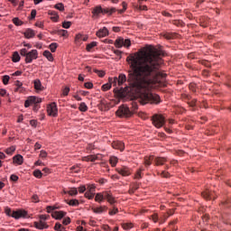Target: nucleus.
<instances>
[{
  "label": "nucleus",
  "mask_w": 231,
  "mask_h": 231,
  "mask_svg": "<svg viewBox=\"0 0 231 231\" xmlns=\"http://www.w3.org/2000/svg\"><path fill=\"white\" fill-rule=\"evenodd\" d=\"M162 57L163 51L149 45L141 53H132L126 58L130 66L128 82L143 106L160 104V96L151 93V89L165 86L167 74L162 69Z\"/></svg>",
  "instance_id": "f257e3e1"
},
{
  "label": "nucleus",
  "mask_w": 231,
  "mask_h": 231,
  "mask_svg": "<svg viewBox=\"0 0 231 231\" xmlns=\"http://www.w3.org/2000/svg\"><path fill=\"white\" fill-rule=\"evenodd\" d=\"M20 55H22V57H25L26 64H31V62H33V60L38 59L39 52L37 51V50H32L28 52L26 49H22L20 51Z\"/></svg>",
  "instance_id": "f03ea898"
},
{
  "label": "nucleus",
  "mask_w": 231,
  "mask_h": 231,
  "mask_svg": "<svg viewBox=\"0 0 231 231\" xmlns=\"http://www.w3.org/2000/svg\"><path fill=\"white\" fill-rule=\"evenodd\" d=\"M5 212L6 216H8L9 217H14V219H21V217H26V216H28V212H26V210L18 209L15 211H12V208L8 207L5 208Z\"/></svg>",
  "instance_id": "7ed1b4c3"
},
{
  "label": "nucleus",
  "mask_w": 231,
  "mask_h": 231,
  "mask_svg": "<svg viewBox=\"0 0 231 231\" xmlns=\"http://www.w3.org/2000/svg\"><path fill=\"white\" fill-rule=\"evenodd\" d=\"M116 114L120 118H129V116H133V111L125 105L120 106Z\"/></svg>",
  "instance_id": "20e7f679"
},
{
  "label": "nucleus",
  "mask_w": 231,
  "mask_h": 231,
  "mask_svg": "<svg viewBox=\"0 0 231 231\" xmlns=\"http://www.w3.org/2000/svg\"><path fill=\"white\" fill-rule=\"evenodd\" d=\"M152 122L154 127H157V129H160L161 127H163L165 125V117L162 115L155 114L152 117Z\"/></svg>",
  "instance_id": "39448f33"
},
{
  "label": "nucleus",
  "mask_w": 231,
  "mask_h": 231,
  "mask_svg": "<svg viewBox=\"0 0 231 231\" xmlns=\"http://www.w3.org/2000/svg\"><path fill=\"white\" fill-rule=\"evenodd\" d=\"M115 46L116 48H122L123 46L125 48H129V46H131V40L129 39L125 40L124 38L119 37L116 40Z\"/></svg>",
  "instance_id": "423d86ee"
},
{
  "label": "nucleus",
  "mask_w": 231,
  "mask_h": 231,
  "mask_svg": "<svg viewBox=\"0 0 231 231\" xmlns=\"http://www.w3.org/2000/svg\"><path fill=\"white\" fill-rule=\"evenodd\" d=\"M47 113L49 116H57L59 109L57 108V103L53 102L47 106Z\"/></svg>",
  "instance_id": "0eeeda50"
},
{
  "label": "nucleus",
  "mask_w": 231,
  "mask_h": 231,
  "mask_svg": "<svg viewBox=\"0 0 231 231\" xmlns=\"http://www.w3.org/2000/svg\"><path fill=\"white\" fill-rule=\"evenodd\" d=\"M42 102V99L37 97H29L27 100L24 103V107H30L32 104H41Z\"/></svg>",
  "instance_id": "6e6552de"
},
{
  "label": "nucleus",
  "mask_w": 231,
  "mask_h": 231,
  "mask_svg": "<svg viewBox=\"0 0 231 231\" xmlns=\"http://www.w3.org/2000/svg\"><path fill=\"white\" fill-rule=\"evenodd\" d=\"M92 14L94 16L98 17L99 14H103V15H105V14H109V9L102 8L101 5H97L93 8Z\"/></svg>",
  "instance_id": "1a4fd4ad"
},
{
  "label": "nucleus",
  "mask_w": 231,
  "mask_h": 231,
  "mask_svg": "<svg viewBox=\"0 0 231 231\" xmlns=\"http://www.w3.org/2000/svg\"><path fill=\"white\" fill-rule=\"evenodd\" d=\"M112 84L114 86H123L124 82H126L127 80V77L125 76V74H120L118 78H114V79H112Z\"/></svg>",
  "instance_id": "9d476101"
},
{
  "label": "nucleus",
  "mask_w": 231,
  "mask_h": 231,
  "mask_svg": "<svg viewBox=\"0 0 231 231\" xmlns=\"http://www.w3.org/2000/svg\"><path fill=\"white\" fill-rule=\"evenodd\" d=\"M118 174H121V176H131L132 171L127 166H123L121 168L116 169Z\"/></svg>",
  "instance_id": "9b49d317"
},
{
  "label": "nucleus",
  "mask_w": 231,
  "mask_h": 231,
  "mask_svg": "<svg viewBox=\"0 0 231 231\" xmlns=\"http://www.w3.org/2000/svg\"><path fill=\"white\" fill-rule=\"evenodd\" d=\"M113 149H118L119 151H124L125 149V145L121 141H114L112 143Z\"/></svg>",
  "instance_id": "f8f14e48"
},
{
  "label": "nucleus",
  "mask_w": 231,
  "mask_h": 231,
  "mask_svg": "<svg viewBox=\"0 0 231 231\" xmlns=\"http://www.w3.org/2000/svg\"><path fill=\"white\" fill-rule=\"evenodd\" d=\"M14 93H23L24 87H23V82L16 80L14 81Z\"/></svg>",
  "instance_id": "ddd939ff"
},
{
  "label": "nucleus",
  "mask_w": 231,
  "mask_h": 231,
  "mask_svg": "<svg viewBox=\"0 0 231 231\" xmlns=\"http://www.w3.org/2000/svg\"><path fill=\"white\" fill-rule=\"evenodd\" d=\"M202 197L204 199H216V196H214V192L208 189H206L202 192Z\"/></svg>",
  "instance_id": "4468645a"
},
{
  "label": "nucleus",
  "mask_w": 231,
  "mask_h": 231,
  "mask_svg": "<svg viewBox=\"0 0 231 231\" xmlns=\"http://www.w3.org/2000/svg\"><path fill=\"white\" fill-rule=\"evenodd\" d=\"M23 35L25 39H33V37H35V31H33V29L27 28L23 32Z\"/></svg>",
  "instance_id": "2eb2a0df"
},
{
  "label": "nucleus",
  "mask_w": 231,
  "mask_h": 231,
  "mask_svg": "<svg viewBox=\"0 0 231 231\" xmlns=\"http://www.w3.org/2000/svg\"><path fill=\"white\" fill-rule=\"evenodd\" d=\"M34 226L38 230H44V228H48V224L44 220H40L39 222H34Z\"/></svg>",
  "instance_id": "dca6fc26"
},
{
  "label": "nucleus",
  "mask_w": 231,
  "mask_h": 231,
  "mask_svg": "<svg viewBox=\"0 0 231 231\" xmlns=\"http://www.w3.org/2000/svg\"><path fill=\"white\" fill-rule=\"evenodd\" d=\"M96 35L97 37L102 39L103 37H107V35H109V31L107 28L104 27L103 29H100L98 32H97Z\"/></svg>",
  "instance_id": "f3484780"
},
{
  "label": "nucleus",
  "mask_w": 231,
  "mask_h": 231,
  "mask_svg": "<svg viewBox=\"0 0 231 231\" xmlns=\"http://www.w3.org/2000/svg\"><path fill=\"white\" fill-rule=\"evenodd\" d=\"M105 199H106L110 205H115V203H116L115 197L107 191H105Z\"/></svg>",
  "instance_id": "a211bd4d"
},
{
  "label": "nucleus",
  "mask_w": 231,
  "mask_h": 231,
  "mask_svg": "<svg viewBox=\"0 0 231 231\" xmlns=\"http://www.w3.org/2000/svg\"><path fill=\"white\" fill-rule=\"evenodd\" d=\"M91 210L95 213V214H104V212L107 211V207L106 206H101L99 208H92Z\"/></svg>",
  "instance_id": "6ab92c4d"
},
{
  "label": "nucleus",
  "mask_w": 231,
  "mask_h": 231,
  "mask_svg": "<svg viewBox=\"0 0 231 231\" xmlns=\"http://www.w3.org/2000/svg\"><path fill=\"white\" fill-rule=\"evenodd\" d=\"M84 162H97V160H100V154L97 155H88L83 158Z\"/></svg>",
  "instance_id": "aec40b11"
},
{
  "label": "nucleus",
  "mask_w": 231,
  "mask_h": 231,
  "mask_svg": "<svg viewBox=\"0 0 231 231\" xmlns=\"http://www.w3.org/2000/svg\"><path fill=\"white\" fill-rule=\"evenodd\" d=\"M52 217H54V219H62V217H64V216H66V212L64 211H54L51 214Z\"/></svg>",
  "instance_id": "412c9836"
},
{
  "label": "nucleus",
  "mask_w": 231,
  "mask_h": 231,
  "mask_svg": "<svg viewBox=\"0 0 231 231\" xmlns=\"http://www.w3.org/2000/svg\"><path fill=\"white\" fill-rule=\"evenodd\" d=\"M106 199V192L97 193L95 197V201L97 203H102Z\"/></svg>",
  "instance_id": "4be33fe9"
},
{
  "label": "nucleus",
  "mask_w": 231,
  "mask_h": 231,
  "mask_svg": "<svg viewBox=\"0 0 231 231\" xmlns=\"http://www.w3.org/2000/svg\"><path fill=\"white\" fill-rule=\"evenodd\" d=\"M153 160H154L155 165H164L165 162H167V159L163 157H157V158H154Z\"/></svg>",
  "instance_id": "5701e85b"
},
{
  "label": "nucleus",
  "mask_w": 231,
  "mask_h": 231,
  "mask_svg": "<svg viewBox=\"0 0 231 231\" xmlns=\"http://www.w3.org/2000/svg\"><path fill=\"white\" fill-rule=\"evenodd\" d=\"M112 84H113V79L109 78V83L104 84L101 87L102 91H109V89H111Z\"/></svg>",
  "instance_id": "b1692460"
},
{
  "label": "nucleus",
  "mask_w": 231,
  "mask_h": 231,
  "mask_svg": "<svg viewBox=\"0 0 231 231\" xmlns=\"http://www.w3.org/2000/svg\"><path fill=\"white\" fill-rule=\"evenodd\" d=\"M33 83H34V88L37 91H42L44 89V88H42V84L41 83V79H35Z\"/></svg>",
  "instance_id": "393cba45"
},
{
  "label": "nucleus",
  "mask_w": 231,
  "mask_h": 231,
  "mask_svg": "<svg viewBox=\"0 0 231 231\" xmlns=\"http://www.w3.org/2000/svg\"><path fill=\"white\" fill-rule=\"evenodd\" d=\"M14 163H17L18 165H23V155L17 154L14 158Z\"/></svg>",
  "instance_id": "a878e982"
},
{
  "label": "nucleus",
  "mask_w": 231,
  "mask_h": 231,
  "mask_svg": "<svg viewBox=\"0 0 231 231\" xmlns=\"http://www.w3.org/2000/svg\"><path fill=\"white\" fill-rule=\"evenodd\" d=\"M49 15H51V21H54L55 23L59 21V14H57V12L50 11Z\"/></svg>",
  "instance_id": "bb28decb"
},
{
  "label": "nucleus",
  "mask_w": 231,
  "mask_h": 231,
  "mask_svg": "<svg viewBox=\"0 0 231 231\" xmlns=\"http://www.w3.org/2000/svg\"><path fill=\"white\" fill-rule=\"evenodd\" d=\"M43 57H46V59H48V60H50L51 62L53 61V54H51L50 51H45L43 52Z\"/></svg>",
  "instance_id": "cd10ccee"
},
{
  "label": "nucleus",
  "mask_w": 231,
  "mask_h": 231,
  "mask_svg": "<svg viewBox=\"0 0 231 231\" xmlns=\"http://www.w3.org/2000/svg\"><path fill=\"white\" fill-rule=\"evenodd\" d=\"M154 160V157L152 155V156H149V157H145L144 158V165L146 167H149V165H151L152 162Z\"/></svg>",
  "instance_id": "c85d7f7f"
},
{
  "label": "nucleus",
  "mask_w": 231,
  "mask_h": 231,
  "mask_svg": "<svg viewBox=\"0 0 231 231\" xmlns=\"http://www.w3.org/2000/svg\"><path fill=\"white\" fill-rule=\"evenodd\" d=\"M67 205H69L70 207H79V202L78 199H70L69 201H67Z\"/></svg>",
  "instance_id": "c756f323"
},
{
  "label": "nucleus",
  "mask_w": 231,
  "mask_h": 231,
  "mask_svg": "<svg viewBox=\"0 0 231 231\" xmlns=\"http://www.w3.org/2000/svg\"><path fill=\"white\" fill-rule=\"evenodd\" d=\"M110 162V165H112V167H116V163H118V158H116V156H112L109 159Z\"/></svg>",
  "instance_id": "7c9ffc66"
},
{
  "label": "nucleus",
  "mask_w": 231,
  "mask_h": 231,
  "mask_svg": "<svg viewBox=\"0 0 231 231\" xmlns=\"http://www.w3.org/2000/svg\"><path fill=\"white\" fill-rule=\"evenodd\" d=\"M13 23L15 26H23L24 24V22L21 21L18 17L14 18Z\"/></svg>",
  "instance_id": "2f4dec72"
},
{
  "label": "nucleus",
  "mask_w": 231,
  "mask_h": 231,
  "mask_svg": "<svg viewBox=\"0 0 231 231\" xmlns=\"http://www.w3.org/2000/svg\"><path fill=\"white\" fill-rule=\"evenodd\" d=\"M5 152H6L9 156H12L14 152H15V146H11L7 149H5Z\"/></svg>",
  "instance_id": "473e14b6"
},
{
  "label": "nucleus",
  "mask_w": 231,
  "mask_h": 231,
  "mask_svg": "<svg viewBox=\"0 0 231 231\" xmlns=\"http://www.w3.org/2000/svg\"><path fill=\"white\" fill-rule=\"evenodd\" d=\"M21 60V56L19 55V52L15 51L13 54V62H19Z\"/></svg>",
  "instance_id": "72a5a7b5"
},
{
  "label": "nucleus",
  "mask_w": 231,
  "mask_h": 231,
  "mask_svg": "<svg viewBox=\"0 0 231 231\" xmlns=\"http://www.w3.org/2000/svg\"><path fill=\"white\" fill-rule=\"evenodd\" d=\"M95 46H97V42H92L88 44H87V51H91V50H93V48H95Z\"/></svg>",
  "instance_id": "f704fd0d"
},
{
  "label": "nucleus",
  "mask_w": 231,
  "mask_h": 231,
  "mask_svg": "<svg viewBox=\"0 0 231 231\" xmlns=\"http://www.w3.org/2000/svg\"><path fill=\"white\" fill-rule=\"evenodd\" d=\"M79 109L82 113H86V111H88V105H86V103H80Z\"/></svg>",
  "instance_id": "c9c22d12"
},
{
  "label": "nucleus",
  "mask_w": 231,
  "mask_h": 231,
  "mask_svg": "<svg viewBox=\"0 0 231 231\" xmlns=\"http://www.w3.org/2000/svg\"><path fill=\"white\" fill-rule=\"evenodd\" d=\"M67 193L69 194V196H77L79 189H77V188H71Z\"/></svg>",
  "instance_id": "e433bc0d"
},
{
  "label": "nucleus",
  "mask_w": 231,
  "mask_h": 231,
  "mask_svg": "<svg viewBox=\"0 0 231 231\" xmlns=\"http://www.w3.org/2000/svg\"><path fill=\"white\" fill-rule=\"evenodd\" d=\"M58 46L59 45L57 43L53 42V43L50 44L49 48H50V50L52 53H55V51H57Z\"/></svg>",
  "instance_id": "4c0bfd02"
},
{
  "label": "nucleus",
  "mask_w": 231,
  "mask_h": 231,
  "mask_svg": "<svg viewBox=\"0 0 231 231\" xmlns=\"http://www.w3.org/2000/svg\"><path fill=\"white\" fill-rule=\"evenodd\" d=\"M94 73H97L101 79L106 77V71L104 70H98L97 69H94Z\"/></svg>",
  "instance_id": "58836bf2"
},
{
  "label": "nucleus",
  "mask_w": 231,
  "mask_h": 231,
  "mask_svg": "<svg viewBox=\"0 0 231 231\" xmlns=\"http://www.w3.org/2000/svg\"><path fill=\"white\" fill-rule=\"evenodd\" d=\"M122 226H123L124 230H131V228H133V224L132 223H125V224H122Z\"/></svg>",
  "instance_id": "ea45409f"
},
{
  "label": "nucleus",
  "mask_w": 231,
  "mask_h": 231,
  "mask_svg": "<svg viewBox=\"0 0 231 231\" xmlns=\"http://www.w3.org/2000/svg\"><path fill=\"white\" fill-rule=\"evenodd\" d=\"M42 171H41L40 170H35L33 171V176H35V178L41 179L42 178Z\"/></svg>",
  "instance_id": "a19ab883"
},
{
  "label": "nucleus",
  "mask_w": 231,
  "mask_h": 231,
  "mask_svg": "<svg viewBox=\"0 0 231 231\" xmlns=\"http://www.w3.org/2000/svg\"><path fill=\"white\" fill-rule=\"evenodd\" d=\"M95 185L94 184H88V188H87V192H91V193H94L95 194Z\"/></svg>",
  "instance_id": "79ce46f5"
},
{
  "label": "nucleus",
  "mask_w": 231,
  "mask_h": 231,
  "mask_svg": "<svg viewBox=\"0 0 231 231\" xmlns=\"http://www.w3.org/2000/svg\"><path fill=\"white\" fill-rule=\"evenodd\" d=\"M54 7L56 8V10H60V12H64V4L62 3L55 5Z\"/></svg>",
  "instance_id": "37998d69"
},
{
  "label": "nucleus",
  "mask_w": 231,
  "mask_h": 231,
  "mask_svg": "<svg viewBox=\"0 0 231 231\" xmlns=\"http://www.w3.org/2000/svg\"><path fill=\"white\" fill-rule=\"evenodd\" d=\"M8 82H10V76L5 75L3 77V84L5 86H8Z\"/></svg>",
  "instance_id": "c03bdc74"
},
{
  "label": "nucleus",
  "mask_w": 231,
  "mask_h": 231,
  "mask_svg": "<svg viewBox=\"0 0 231 231\" xmlns=\"http://www.w3.org/2000/svg\"><path fill=\"white\" fill-rule=\"evenodd\" d=\"M181 98L182 100L188 103L189 100H190L191 97L189 94H181Z\"/></svg>",
  "instance_id": "a18cd8bd"
},
{
  "label": "nucleus",
  "mask_w": 231,
  "mask_h": 231,
  "mask_svg": "<svg viewBox=\"0 0 231 231\" xmlns=\"http://www.w3.org/2000/svg\"><path fill=\"white\" fill-rule=\"evenodd\" d=\"M142 169H140L139 171H137V172L134 175V180H142Z\"/></svg>",
  "instance_id": "49530a36"
},
{
  "label": "nucleus",
  "mask_w": 231,
  "mask_h": 231,
  "mask_svg": "<svg viewBox=\"0 0 231 231\" xmlns=\"http://www.w3.org/2000/svg\"><path fill=\"white\" fill-rule=\"evenodd\" d=\"M85 198H87L88 199H93L95 198V193L86 192Z\"/></svg>",
  "instance_id": "de8ad7c7"
},
{
  "label": "nucleus",
  "mask_w": 231,
  "mask_h": 231,
  "mask_svg": "<svg viewBox=\"0 0 231 231\" xmlns=\"http://www.w3.org/2000/svg\"><path fill=\"white\" fill-rule=\"evenodd\" d=\"M109 216H115L116 214H118V209L117 208L114 207L113 209H110L108 212Z\"/></svg>",
  "instance_id": "09e8293b"
},
{
  "label": "nucleus",
  "mask_w": 231,
  "mask_h": 231,
  "mask_svg": "<svg viewBox=\"0 0 231 231\" xmlns=\"http://www.w3.org/2000/svg\"><path fill=\"white\" fill-rule=\"evenodd\" d=\"M151 219H152V221H153V223H158L160 218L158 217V214L155 213L151 216Z\"/></svg>",
  "instance_id": "8fccbe9b"
},
{
  "label": "nucleus",
  "mask_w": 231,
  "mask_h": 231,
  "mask_svg": "<svg viewBox=\"0 0 231 231\" xmlns=\"http://www.w3.org/2000/svg\"><path fill=\"white\" fill-rule=\"evenodd\" d=\"M62 225L60 223H56L55 224V226H54V230H57V231H62Z\"/></svg>",
  "instance_id": "3c124183"
},
{
  "label": "nucleus",
  "mask_w": 231,
  "mask_h": 231,
  "mask_svg": "<svg viewBox=\"0 0 231 231\" xmlns=\"http://www.w3.org/2000/svg\"><path fill=\"white\" fill-rule=\"evenodd\" d=\"M161 176L162 178H171V173H169V171H162Z\"/></svg>",
  "instance_id": "603ef678"
},
{
  "label": "nucleus",
  "mask_w": 231,
  "mask_h": 231,
  "mask_svg": "<svg viewBox=\"0 0 231 231\" xmlns=\"http://www.w3.org/2000/svg\"><path fill=\"white\" fill-rule=\"evenodd\" d=\"M197 102H198V99H192L190 102L188 101V104L190 107H196Z\"/></svg>",
  "instance_id": "864d4df0"
},
{
  "label": "nucleus",
  "mask_w": 231,
  "mask_h": 231,
  "mask_svg": "<svg viewBox=\"0 0 231 231\" xmlns=\"http://www.w3.org/2000/svg\"><path fill=\"white\" fill-rule=\"evenodd\" d=\"M59 35H62V37H67L68 36V31H66V30H60L59 31Z\"/></svg>",
  "instance_id": "5fc2aeb1"
},
{
  "label": "nucleus",
  "mask_w": 231,
  "mask_h": 231,
  "mask_svg": "<svg viewBox=\"0 0 231 231\" xmlns=\"http://www.w3.org/2000/svg\"><path fill=\"white\" fill-rule=\"evenodd\" d=\"M136 109H138V103L133 101L132 102V112L136 111Z\"/></svg>",
  "instance_id": "6e6d98bb"
},
{
  "label": "nucleus",
  "mask_w": 231,
  "mask_h": 231,
  "mask_svg": "<svg viewBox=\"0 0 231 231\" xmlns=\"http://www.w3.org/2000/svg\"><path fill=\"white\" fill-rule=\"evenodd\" d=\"M47 219H50V216H48V215H41L40 216L41 221H47Z\"/></svg>",
  "instance_id": "4d7b16f0"
},
{
  "label": "nucleus",
  "mask_w": 231,
  "mask_h": 231,
  "mask_svg": "<svg viewBox=\"0 0 231 231\" xmlns=\"http://www.w3.org/2000/svg\"><path fill=\"white\" fill-rule=\"evenodd\" d=\"M71 26V22H64L62 23V27L65 28V29H68Z\"/></svg>",
  "instance_id": "13d9d810"
},
{
  "label": "nucleus",
  "mask_w": 231,
  "mask_h": 231,
  "mask_svg": "<svg viewBox=\"0 0 231 231\" xmlns=\"http://www.w3.org/2000/svg\"><path fill=\"white\" fill-rule=\"evenodd\" d=\"M84 87L87 88V89H92L93 88V83L91 82H87L84 84Z\"/></svg>",
  "instance_id": "bf43d9fd"
},
{
  "label": "nucleus",
  "mask_w": 231,
  "mask_h": 231,
  "mask_svg": "<svg viewBox=\"0 0 231 231\" xmlns=\"http://www.w3.org/2000/svg\"><path fill=\"white\" fill-rule=\"evenodd\" d=\"M189 89H190V91H192L193 93H196V84L190 83V84H189Z\"/></svg>",
  "instance_id": "052dcab7"
},
{
  "label": "nucleus",
  "mask_w": 231,
  "mask_h": 231,
  "mask_svg": "<svg viewBox=\"0 0 231 231\" xmlns=\"http://www.w3.org/2000/svg\"><path fill=\"white\" fill-rule=\"evenodd\" d=\"M10 180H11V181H17L19 180V177L15 174H12L10 176Z\"/></svg>",
  "instance_id": "680f3d73"
},
{
  "label": "nucleus",
  "mask_w": 231,
  "mask_h": 231,
  "mask_svg": "<svg viewBox=\"0 0 231 231\" xmlns=\"http://www.w3.org/2000/svg\"><path fill=\"white\" fill-rule=\"evenodd\" d=\"M78 190L80 194H84V192H86V186H80L78 188Z\"/></svg>",
  "instance_id": "e2e57ef3"
},
{
  "label": "nucleus",
  "mask_w": 231,
  "mask_h": 231,
  "mask_svg": "<svg viewBox=\"0 0 231 231\" xmlns=\"http://www.w3.org/2000/svg\"><path fill=\"white\" fill-rule=\"evenodd\" d=\"M62 223L64 225H69V223H71V218L66 217V218L63 219Z\"/></svg>",
  "instance_id": "0e129e2a"
},
{
  "label": "nucleus",
  "mask_w": 231,
  "mask_h": 231,
  "mask_svg": "<svg viewBox=\"0 0 231 231\" xmlns=\"http://www.w3.org/2000/svg\"><path fill=\"white\" fill-rule=\"evenodd\" d=\"M46 156H48V152H46L44 150H42L40 152V157L46 158Z\"/></svg>",
  "instance_id": "69168bd1"
},
{
  "label": "nucleus",
  "mask_w": 231,
  "mask_h": 231,
  "mask_svg": "<svg viewBox=\"0 0 231 231\" xmlns=\"http://www.w3.org/2000/svg\"><path fill=\"white\" fill-rule=\"evenodd\" d=\"M71 171H74V172H80V168H79V165L77 166H72L70 168Z\"/></svg>",
  "instance_id": "338daca9"
},
{
  "label": "nucleus",
  "mask_w": 231,
  "mask_h": 231,
  "mask_svg": "<svg viewBox=\"0 0 231 231\" xmlns=\"http://www.w3.org/2000/svg\"><path fill=\"white\" fill-rule=\"evenodd\" d=\"M32 200L33 203H39V196L33 195L32 197Z\"/></svg>",
  "instance_id": "774afa93"
}]
</instances>
